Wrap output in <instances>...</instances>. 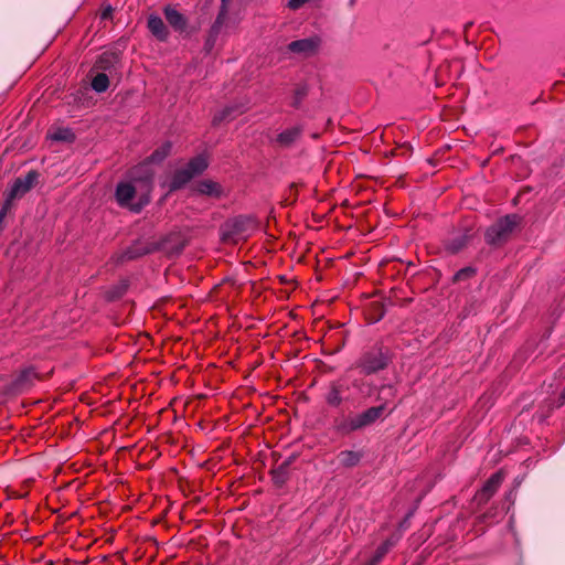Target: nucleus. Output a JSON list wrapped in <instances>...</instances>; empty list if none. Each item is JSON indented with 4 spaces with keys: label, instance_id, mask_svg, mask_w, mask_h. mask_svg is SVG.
<instances>
[{
    "label": "nucleus",
    "instance_id": "72a5a7b5",
    "mask_svg": "<svg viewBox=\"0 0 565 565\" xmlns=\"http://www.w3.org/2000/svg\"><path fill=\"white\" fill-rule=\"evenodd\" d=\"M310 0H289L288 1V8L291 10H298L301 7H303L306 3H308Z\"/></svg>",
    "mask_w": 565,
    "mask_h": 565
},
{
    "label": "nucleus",
    "instance_id": "9b49d317",
    "mask_svg": "<svg viewBox=\"0 0 565 565\" xmlns=\"http://www.w3.org/2000/svg\"><path fill=\"white\" fill-rule=\"evenodd\" d=\"M164 18L171 28L177 32H184L188 26V19L175 8L167 6L163 10Z\"/></svg>",
    "mask_w": 565,
    "mask_h": 565
},
{
    "label": "nucleus",
    "instance_id": "5701e85b",
    "mask_svg": "<svg viewBox=\"0 0 565 565\" xmlns=\"http://www.w3.org/2000/svg\"><path fill=\"white\" fill-rule=\"evenodd\" d=\"M289 468L287 463H280L277 468L271 470L273 481L277 487H282L288 480Z\"/></svg>",
    "mask_w": 565,
    "mask_h": 565
},
{
    "label": "nucleus",
    "instance_id": "4468645a",
    "mask_svg": "<svg viewBox=\"0 0 565 565\" xmlns=\"http://www.w3.org/2000/svg\"><path fill=\"white\" fill-rule=\"evenodd\" d=\"M193 178V173L185 168L178 169L172 177V180L169 184V192H173L182 189L186 183L191 181Z\"/></svg>",
    "mask_w": 565,
    "mask_h": 565
},
{
    "label": "nucleus",
    "instance_id": "a211bd4d",
    "mask_svg": "<svg viewBox=\"0 0 565 565\" xmlns=\"http://www.w3.org/2000/svg\"><path fill=\"white\" fill-rule=\"evenodd\" d=\"M242 113H244V109L236 105L227 106L223 110L214 115L212 124L216 126L224 120H232L233 118H235L236 115Z\"/></svg>",
    "mask_w": 565,
    "mask_h": 565
},
{
    "label": "nucleus",
    "instance_id": "6ab92c4d",
    "mask_svg": "<svg viewBox=\"0 0 565 565\" xmlns=\"http://www.w3.org/2000/svg\"><path fill=\"white\" fill-rule=\"evenodd\" d=\"M470 237H471V235H470L469 231L466 230L465 233H462V234L451 238L447 243V245H446L447 250H449L452 254L458 253L463 247H466V245L468 244Z\"/></svg>",
    "mask_w": 565,
    "mask_h": 565
},
{
    "label": "nucleus",
    "instance_id": "473e14b6",
    "mask_svg": "<svg viewBox=\"0 0 565 565\" xmlns=\"http://www.w3.org/2000/svg\"><path fill=\"white\" fill-rule=\"evenodd\" d=\"M117 56L115 54H103L99 60V66L106 68L108 64L111 63L113 60H116Z\"/></svg>",
    "mask_w": 565,
    "mask_h": 565
},
{
    "label": "nucleus",
    "instance_id": "f257e3e1",
    "mask_svg": "<svg viewBox=\"0 0 565 565\" xmlns=\"http://www.w3.org/2000/svg\"><path fill=\"white\" fill-rule=\"evenodd\" d=\"M179 236L177 235H170L167 238H164L162 242H149V241H141L137 239L131 244L126 250H124L121 254L117 256L116 262L118 264L127 262V260H134L137 259L143 255H148L151 253H154L157 250L167 249L173 254H180L184 246L185 241H180L175 246L167 247V244L178 239Z\"/></svg>",
    "mask_w": 565,
    "mask_h": 565
},
{
    "label": "nucleus",
    "instance_id": "0eeeda50",
    "mask_svg": "<svg viewBox=\"0 0 565 565\" xmlns=\"http://www.w3.org/2000/svg\"><path fill=\"white\" fill-rule=\"evenodd\" d=\"M321 46V39L318 35H313L306 39H300L290 42L287 45V50L290 53L299 55L301 57H310L318 53Z\"/></svg>",
    "mask_w": 565,
    "mask_h": 565
},
{
    "label": "nucleus",
    "instance_id": "ddd939ff",
    "mask_svg": "<svg viewBox=\"0 0 565 565\" xmlns=\"http://www.w3.org/2000/svg\"><path fill=\"white\" fill-rule=\"evenodd\" d=\"M362 458L363 454L361 451L342 450L338 454L337 461L339 467L353 468L359 465Z\"/></svg>",
    "mask_w": 565,
    "mask_h": 565
},
{
    "label": "nucleus",
    "instance_id": "393cba45",
    "mask_svg": "<svg viewBox=\"0 0 565 565\" xmlns=\"http://www.w3.org/2000/svg\"><path fill=\"white\" fill-rule=\"evenodd\" d=\"M109 86V78L105 73H98L92 81V87L97 93L105 92Z\"/></svg>",
    "mask_w": 565,
    "mask_h": 565
},
{
    "label": "nucleus",
    "instance_id": "aec40b11",
    "mask_svg": "<svg viewBox=\"0 0 565 565\" xmlns=\"http://www.w3.org/2000/svg\"><path fill=\"white\" fill-rule=\"evenodd\" d=\"M395 541L392 539L383 542L375 551L374 555L364 565H377L387 552L394 546Z\"/></svg>",
    "mask_w": 565,
    "mask_h": 565
},
{
    "label": "nucleus",
    "instance_id": "9d476101",
    "mask_svg": "<svg viewBox=\"0 0 565 565\" xmlns=\"http://www.w3.org/2000/svg\"><path fill=\"white\" fill-rule=\"evenodd\" d=\"M503 481V473L498 471L493 473L488 481L484 483L482 489L475 495V500L478 504H483L497 492L498 488Z\"/></svg>",
    "mask_w": 565,
    "mask_h": 565
},
{
    "label": "nucleus",
    "instance_id": "c9c22d12",
    "mask_svg": "<svg viewBox=\"0 0 565 565\" xmlns=\"http://www.w3.org/2000/svg\"><path fill=\"white\" fill-rule=\"evenodd\" d=\"M564 403H565V387L561 392L558 406L563 405Z\"/></svg>",
    "mask_w": 565,
    "mask_h": 565
},
{
    "label": "nucleus",
    "instance_id": "f8f14e48",
    "mask_svg": "<svg viewBox=\"0 0 565 565\" xmlns=\"http://www.w3.org/2000/svg\"><path fill=\"white\" fill-rule=\"evenodd\" d=\"M148 29L159 41H166L169 36V30L163 20L158 15L148 18Z\"/></svg>",
    "mask_w": 565,
    "mask_h": 565
},
{
    "label": "nucleus",
    "instance_id": "7c9ffc66",
    "mask_svg": "<svg viewBox=\"0 0 565 565\" xmlns=\"http://www.w3.org/2000/svg\"><path fill=\"white\" fill-rule=\"evenodd\" d=\"M341 401L342 398L340 395V391L338 390V387L332 386V388L328 393L327 402L332 406H338L340 405Z\"/></svg>",
    "mask_w": 565,
    "mask_h": 565
},
{
    "label": "nucleus",
    "instance_id": "20e7f679",
    "mask_svg": "<svg viewBox=\"0 0 565 565\" xmlns=\"http://www.w3.org/2000/svg\"><path fill=\"white\" fill-rule=\"evenodd\" d=\"M385 403L379 406H372L366 411L348 417L337 423L335 429L341 435H349L356 430H362L383 417Z\"/></svg>",
    "mask_w": 565,
    "mask_h": 565
},
{
    "label": "nucleus",
    "instance_id": "cd10ccee",
    "mask_svg": "<svg viewBox=\"0 0 565 565\" xmlns=\"http://www.w3.org/2000/svg\"><path fill=\"white\" fill-rule=\"evenodd\" d=\"M475 273H476L475 268L465 267L455 274L452 280H454V282L468 280L469 278H471L475 275Z\"/></svg>",
    "mask_w": 565,
    "mask_h": 565
},
{
    "label": "nucleus",
    "instance_id": "2f4dec72",
    "mask_svg": "<svg viewBox=\"0 0 565 565\" xmlns=\"http://www.w3.org/2000/svg\"><path fill=\"white\" fill-rule=\"evenodd\" d=\"M216 40H217V38L207 34L205 43H204V51H205V53L209 54V53L212 52V50L215 46Z\"/></svg>",
    "mask_w": 565,
    "mask_h": 565
},
{
    "label": "nucleus",
    "instance_id": "412c9836",
    "mask_svg": "<svg viewBox=\"0 0 565 565\" xmlns=\"http://www.w3.org/2000/svg\"><path fill=\"white\" fill-rule=\"evenodd\" d=\"M308 93H309V86L307 83L298 84L296 86V88L294 89L292 99H291L290 105L294 108L299 109L302 100L307 97Z\"/></svg>",
    "mask_w": 565,
    "mask_h": 565
},
{
    "label": "nucleus",
    "instance_id": "a878e982",
    "mask_svg": "<svg viewBox=\"0 0 565 565\" xmlns=\"http://www.w3.org/2000/svg\"><path fill=\"white\" fill-rule=\"evenodd\" d=\"M51 138L55 141L72 142L75 139V135L68 128H58L51 135Z\"/></svg>",
    "mask_w": 565,
    "mask_h": 565
},
{
    "label": "nucleus",
    "instance_id": "6e6552de",
    "mask_svg": "<svg viewBox=\"0 0 565 565\" xmlns=\"http://www.w3.org/2000/svg\"><path fill=\"white\" fill-rule=\"evenodd\" d=\"M36 379L38 374L34 369L28 367L21 371L17 377L6 386L4 391L9 395H19L29 390Z\"/></svg>",
    "mask_w": 565,
    "mask_h": 565
},
{
    "label": "nucleus",
    "instance_id": "ea45409f",
    "mask_svg": "<svg viewBox=\"0 0 565 565\" xmlns=\"http://www.w3.org/2000/svg\"><path fill=\"white\" fill-rule=\"evenodd\" d=\"M562 374H564V375H565V370H564V371H562Z\"/></svg>",
    "mask_w": 565,
    "mask_h": 565
},
{
    "label": "nucleus",
    "instance_id": "1a4fd4ad",
    "mask_svg": "<svg viewBox=\"0 0 565 565\" xmlns=\"http://www.w3.org/2000/svg\"><path fill=\"white\" fill-rule=\"evenodd\" d=\"M40 173L35 170H31L23 178H17L9 190L7 198L11 201L23 196L26 192H29L34 184L38 182Z\"/></svg>",
    "mask_w": 565,
    "mask_h": 565
},
{
    "label": "nucleus",
    "instance_id": "dca6fc26",
    "mask_svg": "<svg viewBox=\"0 0 565 565\" xmlns=\"http://www.w3.org/2000/svg\"><path fill=\"white\" fill-rule=\"evenodd\" d=\"M302 128L300 126L292 127L280 132L276 142L281 147H290L301 135Z\"/></svg>",
    "mask_w": 565,
    "mask_h": 565
},
{
    "label": "nucleus",
    "instance_id": "b1692460",
    "mask_svg": "<svg viewBox=\"0 0 565 565\" xmlns=\"http://www.w3.org/2000/svg\"><path fill=\"white\" fill-rule=\"evenodd\" d=\"M207 168V161L203 156H196L189 161L185 169L193 173V177L201 174Z\"/></svg>",
    "mask_w": 565,
    "mask_h": 565
},
{
    "label": "nucleus",
    "instance_id": "c85d7f7f",
    "mask_svg": "<svg viewBox=\"0 0 565 565\" xmlns=\"http://www.w3.org/2000/svg\"><path fill=\"white\" fill-rule=\"evenodd\" d=\"M395 395V387L393 385H383L379 391V399L387 402Z\"/></svg>",
    "mask_w": 565,
    "mask_h": 565
},
{
    "label": "nucleus",
    "instance_id": "58836bf2",
    "mask_svg": "<svg viewBox=\"0 0 565 565\" xmlns=\"http://www.w3.org/2000/svg\"><path fill=\"white\" fill-rule=\"evenodd\" d=\"M356 0H349V6L353 7L355 4Z\"/></svg>",
    "mask_w": 565,
    "mask_h": 565
},
{
    "label": "nucleus",
    "instance_id": "7ed1b4c3",
    "mask_svg": "<svg viewBox=\"0 0 565 565\" xmlns=\"http://www.w3.org/2000/svg\"><path fill=\"white\" fill-rule=\"evenodd\" d=\"M522 216L519 214H508L499 218L489 226L484 233L486 243L493 247H500L505 244L513 232L520 226Z\"/></svg>",
    "mask_w": 565,
    "mask_h": 565
},
{
    "label": "nucleus",
    "instance_id": "423d86ee",
    "mask_svg": "<svg viewBox=\"0 0 565 565\" xmlns=\"http://www.w3.org/2000/svg\"><path fill=\"white\" fill-rule=\"evenodd\" d=\"M391 362L390 350L383 345H374L365 350L356 361V367L365 375L385 370Z\"/></svg>",
    "mask_w": 565,
    "mask_h": 565
},
{
    "label": "nucleus",
    "instance_id": "bb28decb",
    "mask_svg": "<svg viewBox=\"0 0 565 565\" xmlns=\"http://www.w3.org/2000/svg\"><path fill=\"white\" fill-rule=\"evenodd\" d=\"M226 14L227 13H224V10H220V12L216 17V20L214 21V23L212 24V26L209 31L210 35L218 38L221 30H222L223 25L225 24Z\"/></svg>",
    "mask_w": 565,
    "mask_h": 565
},
{
    "label": "nucleus",
    "instance_id": "f704fd0d",
    "mask_svg": "<svg viewBox=\"0 0 565 565\" xmlns=\"http://www.w3.org/2000/svg\"><path fill=\"white\" fill-rule=\"evenodd\" d=\"M295 458H296V456L292 455L289 458H287L286 460H284L281 463H287V467L289 468L290 465L294 462Z\"/></svg>",
    "mask_w": 565,
    "mask_h": 565
},
{
    "label": "nucleus",
    "instance_id": "4be33fe9",
    "mask_svg": "<svg viewBox=\"0 0 565 565\" xmlns=\"http://www.w3.org/2000/svg\"><path fill=\"white\" fill-rule=\"evenodd\" d=\"M171 148L172 143L167 141L156 149L147 160L150 163H160L169 156Z\"/></svg>",
    "mask_w": 565,
    "mask_h": 565
},
{
    "label": "nucleus",
    "instance_id": "39448f33",
    "mask_svg": "<svg viewBox=\"0 0 565 565\" xmlns=\"http://www.w3.org/2000/svg\"><path fill=\"white\" fill-rule=\"evenodd\" d=\"M256 223L253 217L239 215L227 220L221 225V239L225 244H237L246 239L255 230Z\"/></svg>",
    "mask_w": 565,
    "mask_h": 565
},
{
    "label": "nucleus",
    "instance_id": "f3484780",
    "mask_svg": "<svg viewBox=\"0 0 565 565\" xmlns=\"http://www.w3.org/2000/svg\"><path fill=\"white\" fill-rule=\"evenodd\" d=\"M365 315L370 323L379 322L385 315L384 305L381 301H371L365 309Z\"/></svg>",
    "mask_w": 565,
    "mask_h": 565
},
{
    "label": "nucleus",
    "instance_id": "4c0bfd02",
    "mask_svg": "<svg viewBox=\"0 0 565 565\" xmlns=\"http://www.w3.org/2000/svg\"><path fill=\"white\" fill-rule=\"evenodd\" d=\"M110 14V9L106 10L104 13H103V18H107L109 17Z\"/></svg>",
    "mask_w": 565,
    "mask_h": 565
},
{
    "label": "nucleus",
    "instance_id": "f03ea898",
    "mask_svg": "<svg viewBox=\"0 0 565 565\" xmlns=\"http://www.w3.org/2000/svg\"><path fill=\"white\" fill-rule=\"evenodd\" d=\"M137 170L132 171V182H120L116 188V199L120 206H130L132 211L139 212L145 204L149 202L148 198H141L138 204L131 205L130 202L136 195L139 188H145L149 191L153 174L146 172L143 177H137Z\"/></svg>",
    "mask_w": 565,
    "mask_h": 565
},
{
    "label": "nucleus",
    "instance_id": "c756f323",
    "mask_svg": "<svg viewBox=\"0 0 565 565\" xmlns=\"http://www.w3.org/2000/svg\"><path fill=\"white\" fill-rule=\"evenodd\" d=\"M128 289V282L121 281L118 286H116L113 290L109 291V299H118L120 298Z\"/></svg>",
    "mask_w": 565,
    "mask_h": 565
},
{
    "label": "nucleus",
    "instance_id": "2eb2a0df",
    "mask_svg": "<svg viewBox=\"0 0 565 565\" xmlns=\"http://www.w3.org/2000/svg\"><path fill=\"white\" fill-rule=\"evenodd\" d=\"M195 190L200 194L212 198H220L223 194L222 186L217 182L211 180H202L198 182Z\"/></svg>",
    "mask_w": 565,
    "mask_h": 565
},
{
    "label": "nucleus",
    "instance_id": "e433bc0d",
    "mask_svg": "<svg viewBox=\"0 0 565 565\" xmlns=\"http://www.w3.org/2000/svg\"><path fill=\"white\" fill-rule=\"evenodd\" d=\"M230 0H222L221 9L224 10V13H227V3Z\"/></svg>",
    "mask_w": 565,
    "mask_h": 565
}]
</instances>
